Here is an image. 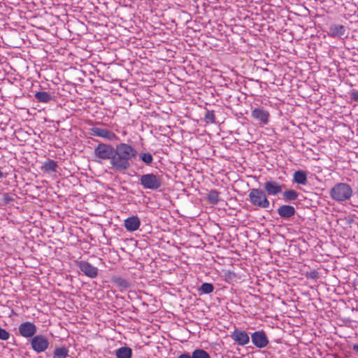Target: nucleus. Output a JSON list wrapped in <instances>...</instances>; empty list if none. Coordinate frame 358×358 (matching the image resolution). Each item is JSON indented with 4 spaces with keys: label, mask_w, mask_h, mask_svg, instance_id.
<instances>
[{
    "label": "nucleus",
    "mask_w": 358,
    "mask_h": 358,
    "mask_svg": "<svg viewBox=\"0 0 358 358\" xmlns=\"http://www.w3.org/2000/svg\"><path fill=\"white\" fill-rule=\"evenodd\" d=\"M115 150L111 168L115 171L124 173L130 168V162L136 157L138 152L132 145L125 143L117 144Z\"/></svg>",
    "instance_id": "nucleus-1"
},
{
    "label": "nucleus",
    "mask_w": 358,
    "mask_h": 358,
    "mask_svg": "<svg viewBox=\"0 0 358 358\" xmlns=\"http://www.w3.org/2000/svg\"><path fill=\"white\" fill-rule=\"evenodd\" d=\"M77 3L76 6H73L69 3V32L71 33L70 28L76 31L84 32L85 25L83 22L84 16L81 13L83 6L80 5V0H72Z\"/></svg>",
    "instance_id": "nucleus-2"
},
{
    "label": "nucleus",
    "mask_w": 358,
    "mask_h": 358,
    "mask_svg": "<svg viewBox=\"0 0 358 358\" xmlns=\"http://www.w3.org/2000/svg\"><path fill=\"white\" fill-rule=\"evenodd\" d=\"M73 40L74 38L71 41H69V76L80 77L83 75V72L77 66H81L80 63L82 62V59L76 55L79 50L75 46L76 43L73 41Z\"/></svg>",
    "instance_id": "nucleus-3"
},
{
    "label": "nucleus",
    "mask_w": 358,
    "mask_h": 358,
    "mask_svg": "<svg viewBox=\"0 0 358 358\" xmlns=\"http://www.w3.org/2000/svg\"><path fill=\"white\" fill-rule=\"evenodd\" d=\"M352 194V187L345 182L336 184L329 192L330 197L337 202H343L349 200Z\"/></svg>",
    "instance_id": "nucleus-4"
},
{
    "label": "nucleus",
    "mask_w": 358,
    "mask_h": 358,
    "mask_svg": "<svg viewBox=\"0 0 358 358\" xmlns=\"http://www.w3.org/2000/svg\"><path fill=\"white\" fill-rule=\"evenodd\" d=\"M248 200L257 208L266 209L270 206L267 194L264 189L260 188L251 189L249 191Z\"/></svg>",
    "instance_id": "nucleus-5"
},
{
    "label": "nucleus",
    "mask_w": 358,
    "mask_h": 358,
    "mask_svg": "<svg viewBox=\"0 0 358 358\" xmlns=\"http://www.w3.org/2000/svg\"><path fill=\"white\" fill-rule=\"evenodd\" d=\"M69 266L71 268H78L80 273L90 278H96L99 273L98 268L92 265L89 262L80 259H73L69 257Z\"/></svg>",
    "instance_id": "nucleus-6"
},
{
    "label": "nucleus",
    "mask_w": 358,
    "mask_h": 358,
    "mask_svg": "<svg viewBox=\"0 0 358 358\" xmlns=\"http://www.w3.org/2000/svg\"><path fill=\"white\" fill-rule=\"evenodd\" d=\"M140 184L144 189L157 190L162 185V176L153 173L143 174L140 178Z\"/></svg>",
    "instance_id": "nucleus-7"
},
{
    "label": "nucleus",
    "mask_w": 358,
    "mask_h": 358,
    "mask_svg": "<svg viewBox=\"0 0 358 358\" xmlns=\"http://www.w3.org/2000/svg\"><path fill=\"white\" fill-rule=\"evenodd\" d=\"M88 133L90 136L100 137L109 141H116L118 138L113 131L103 127L100 122H97L90 127Z\"/></svg>",
    "instance_id": "nucleus-8"
},
{
    "label": "nucleus",
    "mask_w": 358,
    "mask_h": 358,
    "mask_svg": "<svg viewBox=\"0 0 358 358\" xmlns=\"http://www.w3.org/2000/svg\"><path fill=\"white\" fill-rule=\"evenodd\" d=\"M115 151V148L113 145L101 143L94 148V156L99 159H110V164H111V161H113L114 157Z\"/></svg>",
    "instance_id": "nucleus-9"
},
{
    "label": "nucleus",
    "mask_w": 358,
    "mask_h": 358,
    "mask_svg": "<svg viewBox=\"0 0 358 358\" xmlns=\"http://www.w3.org/2000/svg\"><path fill=\"white\" fill-rule=\"evenodd\" d=\"M285 185L275 180H269L264 184V191L267 196H276L282 192Z\"/></svg>",
    "instance_id": "nucleus-10"
},
{
    "label": "nucleus",
    "mask_w": 358,
    "mask_h": 358,
    "mask_svg": "<svg viewBox=\"0 0 358 358\" xmlns=\"http://www.w3.org/2000/svg\"><path fill=\"white\" fill-rule=\"evenodd\" d=\"M251 117L258 121L259 124L264 126L269 122L270 114L264 107H257L252 110Z\"/></svg>",
    "instance_id": "nucleus-11"
},
{
    "label": "nucleus",
    "mask_w": 358,
    "mask_h": 358,
    "mask_svg": "<svg viewBox=\"0 0 358 358\" xmlns=\"http://www.w3.org/2000/svg\"><path fill=\"white\" fill-rule=\"evenodd\" d=\"M252 344L258 348L266 347L269 343L266 333L263 330L256 331L251 334Z\"/></svg>",
    "instance_id": "nucleus-12"
},
{
    "label": "nucleus",
    "mask_w": 358,
    "mask_h": 358,
    "mask_svg": "<svg viewBox=\"0 0 358 358\" xmlns=\"http://www.w3.org/2000/svg\"><path fill=\"white\" fill-rule=\"evenodd\" d=\"M32 349L38 353L44 352L49 345L48 339L41 335L34 336L31 340Z\"/></svg>",
    "instance_id": "nucleus-13"
},
{
    "label": "nucleus",
    "mask_w": 358,
    "mask_h": 358,
    "mask_svg": "<svg viewBox=\"0 0 358 358\" xmlns=\"http://www.w3.org/2000/svg\"><path fill=\"white\" fill-rule=\"evenodd\" d=\"M18 331L22 336L24 338H31L36 333L37 328L34 323L25 322L19 325Z\"/></svg>",
    "instance_id": "nucleus-14"
},
{
    "label": "nucleus",
    "mask_w": 358,
    "mask_h": 358,
    "mask_svg": "<svg viewBox=\"0 0 358 358\" xmlns=\"http://www.w3.org/2000/svg\"><path fill=\"white\" fill-rule=\"evenodd\" d=\"M231 338L239 345H245L250 342V336L243 330L235 329L231 334Z\"/></svg>",
    "instance_id": "nucleus-15"
},
{
    "label": "nucleus",
    "mask_w": 358,
    "mask_h": 358,
    "mask_svg": "<svg viewBox=\"0 0 358 358\" xmlns=\"http://www.w3.org/2000/svg\"><path fill=\"white\" fill-rule=\"evenodd\" d=\"M278 215L284 220H289L296 213V209L290 205H282L277 209Z\"/></svg>",
    "instance_id": "nucleus-16"
},
{
    "label": "nucleus",
    "mask_w": 358,
    "mask_h": 358,
    "mask_svg": "<svg viewBox=\"0 0 358 358\" xmlns=\"http://www.w3.org/2000/svg\"><path fill=\"white\" fill-rule=\"evenodd\" d=\"M141 220L137 216H131L124 220V227L128 231H134L139 229Z\"/></svg>",
    "instance_id": "nucleus-17"
},
{
    "label": "nucleus",
    "mask_w": 358,
    "mask_h": 358,
    "mask_svg": "<svg viewBox=\"0 0 358 358\" xmlns=\"http://www.w3.org/2000/svg\"><path fill=\"white\" fill-rule=\"evenodd\" d=\"M293 180L299 185H306L308 182L306 172L303 170H298L293 174Z\"/></svg>",
    "instance_id": "nucleus-18"
},
{
    "label": "nucleus",
    "mask_w": 358,
    "mask_h": 358,
    "mask_svg": "<svg viewBox=\"0 0 358 358\" xmlns=\"http://www.w3.org/2000/svg\"><path fill=\"white\" fill-rule=\"evenodd\" d=\"M57 164L52 159L46 160L41 166V170L48 173H51L52 172H57Z\"/></svg>",
    "instance_id": "nucleus-19"
},
{
    "label": "nucleus",
    "mask_w": 358,
    "mask_h": 358,
    "mask_svg": "<svg viewBox=\"0 0 358 358\" xmlns=\"http://www.w3.org/2000/svg\"><path fill=\"white\" fill-rule=\"evenodd\" d=\"M282 193V200L285 202H291L295 201L299 197V193L294 189H287Z\"/></svg>",
    "instance_id": "nucleus-20"
},
{
    "label": "nucleus",
    "mask_w": 358,
    "mask_h": 358,
    "mask_svg": "<svg viewBox=\"0 0 358 358\" xmlns=\"http://www.w3.org/2000/svg\"><path fill=\"white\" fill-rule=\"evenodd\" d=\"M329 31L332 36H342L345 34V29L343 25L334 24L330 27Z\"/></svg>",
    "instance_id": "nucleus-21"
},
{
    "label": "nucleus",
    "mask_w": 358,
    "mask_h": 358,
    "mask_svg": "<svg viewBox=\"0 0 358 358\" xmlns=\"http://www.w3.org/2000/svg\"><path fill=\"white\" fill-rule=\"evenodd\" d=\"M115 355L117 358H131L132 350L129 347H121L116 350Z\"/></svg>",
    "instance_id": "nucleus-22"
},
{
    "label": "nucleus",
    "mask_w": 358,
    "mask_h": 358,
    "mask_svg": "<svg viewBox=\"0 0 358 358\" xmlns=\"http://www.w3.org/2000/svg\"><path fill=\"white\" fill-rule=\"evenodd\" d=\"M112 281L122 289H127L130 286V282L127 280L120 276L113 277Z\"/></svg>",
    "instance_id": "nucleus-23"
},
{
    "label": "nucleus",
    "mask_w": 358,
    "mask_h": 358,
    "mask_svg": "<svg viewBox=\"0 0 358 358\" xmlns=\"http://www.w3.org/2000/svg\"><path fill=\"white\" fill-rule=\"evenodd\" d=\"M34 97L39 102L48 103L52 99V96L47 92H37L34 94Z\"/></svg>",
    "instance_id": "nucleus-24"
},
{
    "label": "nucleus",
    "mask_w": 358,
    "mask_h": 358,
    "mask_svg": "<svg viewBox=\"0 0 358 358\" xmlns=\"http://www.w3.org/2000/svg\"><path fill=\"white\" fill-rule=\"evenodd\" d=\"M138 156L139 159L147 166H150L153 162V157L150 152H141Z\"/></svg>",
    "instance_id": "nucleus-25"
},
{
    "label": "nucleus",
    "mask_w": 358,
    "mask_h": 358,
    "mask_svg": "<svg viewBox=\"0 0 358 358\" xmlns=\"http://www.w3.org/2000/svg\"><path fill=\"white\" fill-rule=\"evenodd\" d=\"M208 201L210 204L216 205L220 201L219 192L217 190L212 189L208 194Z\"/></svg>",
    "instance_id": "nucleus-26"
},
{
    "label": "nucleus",
    "mask_w": 358,
    "mask_h": 358,
    "mask_svg": "<svg viewBox=\"0 0 358 358\" xmlns=\"http://www.w3.org/2000/svg\"><path fill=\"white\" fill-rule=\"evenodd\" d=\"M214 290V286L212 283L203 282L199 288L201 294H210Z\"/></svg>",
    "instance_id": "nucleus-27"
},
{
    "label": "nucleus",
    "mask_w": 358,
    "mask_h": 358,
    "mask_svg": "<svg viewBox=\"0 0 358 358\" xmlns=\"http://www.w3.org/2000/svg\"><path fill=\"white\" fill-rule=\"evenodd\" d=\"M193 358H211L210 355L203 349H196L192 352Z\"/></svg>",
    "instance_id": "nucleus-28"
},
{
    "label": "nucleus",
    "mask_w": 358,
    "mask_h": 358,
    "mask_svg": "<svg viewBox=\"0 0 358 358\" xmlns=\"http://www.w3.org/2000/svg\"><path fill=\"white\" fill-rule=\"evenodd\" d=\"M54 358H66L67 357V349L65 348H58L54 351Z\"/></svg>",
    "instance_id": "nucleus-29"
},
{
    "label": "nucleus",
    "mask_w": 358,
    "mask_h": 358,
    "mask_svg": "<svg viewBox=\"0 0 358 358\" xmlns=\"http://www.w3.org/2000/svg\"><path fill=\"white\" fill-rule=\"evenodd\" d=\"M204 120L207 123H214L215 120L214 112L213 110H207Z\"/></svg>",
    "instance_id": "nucleus-30"
},
{
    "label": "nucleus",
    "mask_w": 358,
    "mask_h": 358,
    "mask_svg": "<svg viewBox=\"0 0 358 358\" xmlns=\"http://www.w3.org/2000/svg\"><path fill=\"white\" fill-rule=\"evenodd\" d=\"M13 196H10L8 193L3 194L2 201L4 205L10 204L14 201Z\"/></svg>",
    "instance_id": "nucleus-31"
},
{
    "label": "nucleus",
    "mask_w": 358,
    "mask_h": 358,
    "mask_svg": "<svg viewBox=\"0 0 358 358\" xmlns=\"http://www.w3.org/2000/svg\"><path fill=\"white\" fill-rule=\"evenodd\" d=\"M10 337V334L8 331L5 330L4 329L0 327V339L3 341H7Z\"/></svg>",
    "instance_id": "nucleus-32"
},
{
    "label": "nucleus",
    "mask_w": 358,
    "mask_h": 358,
    "mask_svg": "<svg viewBox=\"0 0 358 358\" xmlns=\"http://www.w3.org/2000/svg\"><path fill=\"white\" fill-rule=\"evenodd\" d=\"M350 96L351 99H352L355 101H358V90H352L350 93Z\"/></svg>",
    "instance_id": "nucleus-33"
},
{
    "label": "nucleus",
    "mask_w": 358,
    "mask_h": 358,
    "mask_svg": "<svg viewBox=\"0 0 358 358\" xmlns=\"http://www.w3.org/2000/svg\"><path fill=\"white\" fill-rule=\"evenodd\" d=\"M73 306H76L75 303H74V299L71 298V296L69 295V305H68L69 309H70V308L73 309Z\"/></svg>",
    "instance_id": "nucleus-34"
},
{
    "label": "nucleus",
    "mask_w": 358,
    "mask_h": 358,
    "mask_svg": "<svg viewBox=\"0 0 358 358\" xmlns=\"http://www.w3.org/2000/svg\"><path fill=\"white\" fill-rule=\"evenodd\" d=\"M178 358H193V355H192V354L190 355L188 352H185V353H182L180 355H179L178 357Z\"/></svg>",
    "instance_id": "nucleus-35"
},
{
    "label": "nucleus",
    "mask_w": 358,
    "mask_h": 358,
    "mask_svg": "<svg viewBox=\"0 0 358 358\" xmlns=\"http://www.w3.org/2000/svg\"><path fill=\"white\" fill-rule=\"evenodd\" d=\"M73 238V240H76V236H73V233L69 231V240L70 238Z\"/></svg>",
    "instance_id": "nucleus-36"
},
{
    "label": "nucleus",
    "mask_w": 358,
    "mask_h": 358,
    "mask_svg": "<svg viewBox=\"0 0 358 358\" xmlns=\"http://www.w3.org/2000/svg\"><path fill=\"white\" fill-rule=\"evenodd\" d=\"M352 350L358 354V345L355 344L352 346Z\"/></svg>",
    "instance_id": "nucleus-37"
},
{
    "label": "nucleus",
    "mask_w": 358,
    "mask_h": 358,
    "mask_svg": "<svg viewBox=\"0 0 358 358\" xmlns=\"http://www.w3.org/2000/svg\"><path fill=\"white\" fill-rule=\"evenodd\" d=\"M70 177L71 178L72 180H76L75 177L73 175H71Z\"/></svg>",
    "instance_id": "nucleus-38"
},
{
    "label": "nucleus",
    "mask_w": 358,
    "mask_h": 358,
    "mask_svg": "<svg viewBox=\"0 0 358 358\" xmlns=\"http://www.w3.org/2000/svg\"><path fill=\"white\" fill-rule=\"evenodd\" d=\"M68 108H71V109H72V110H73L74 111L76 110H75V109H73L72 107H71L69 104V106H68Z\"/></svg>",
    "instance_id": "nucleus-39"
}]
</instances>
